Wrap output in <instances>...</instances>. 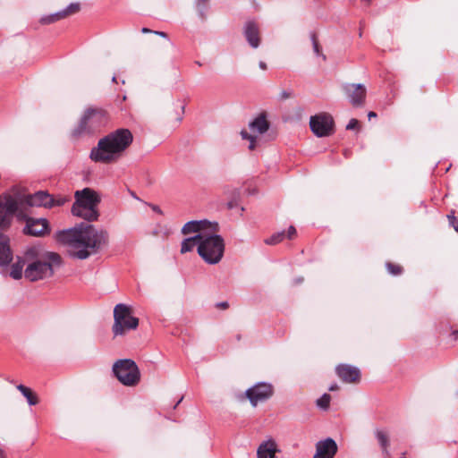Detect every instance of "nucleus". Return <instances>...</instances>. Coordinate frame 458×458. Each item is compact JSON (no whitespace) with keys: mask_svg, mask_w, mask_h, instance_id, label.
Returning a JSON list of instances; mask_svg holds the SVG:
<instances>
[{"mask_svg":"<svg viewBox=\"0 0 458 458\" xmlns=\"http://www.w3.org/2000/svg\"><path fill=\"white\" fill-rule=\"evenodd\" d=\"M75 201L72 207L74 216L87 222L97 221L99 217L98 207L101 202L99 194L91 188H84L74 193ZM55 240L69 248L71 257L83 260L98 253L108 246L109 233L106 229L81 222L74 227L58 231Z\"/></svg>","mask_w":458,"mask_h":458,"instance_id":"obj_1","label":"nucleus"},{"mask_svg":"<svg viewBox=\"0 0 458 458\" xmlns=\"http://www.w3.org/2000/svg\"><path fill=\"white\" fill-rule=\"evenodd\" d=\"M69 199L65 196L49 194L47 191H38L34 194L23 196L4 195L0 197V267L7 266L13 260L10 248V239L6 235L13 216L23 212L28 207H43L52 208L64 206Z\"/></svg>","mask_w":458,"mask_h":458,"instance_id":"obj_2","label":"nucleus"},{"mask_svg":"<svg viewBox=\"0 0 458 458\" xmlns=\"http://www.w3.org/2000/svg\"><path fill=\"white\" fill-rule=\"evenodd\" d=\"M24 277L30 282H37L53 276L55 270L62 265L61 256L53 251H47L40 245L29 247L24 251Z\"/></svg>","mask_w":458,"mask_h":458,"instance_id":"obj_3","label":"nucleus"},{"mask_svg":"<svg viewBox=\"0 0 458 458\" xmlns=\"http://www.w3.org/2000/svg\"><path fill=\"white\" fill-rule=\"evenodd\" d=\"M133 141L129 129H117L101 138L91 148L89 158L96 163L110 164L120 158Z\"/></svg>","mask_w":458,"mask_h":458,"instance_id":"obj_4","label":"nucleus"},{"mask_svg":"<svg viewBox=\"0 0 458 458\" xmlns=\"http://www.w3.org/2000/svg\"><path fill=\"white\" fill-rule=\"evenodd\" d=\"M198 254L209 265H215L221 261L225 252V241L216 232L200 233Z\"/></svg>","mask_w":458,"mask_h":458,"instance_id":"obj_5","label":"nucleus"},{"mask_svg":"<svg viewBox=\"0 0 458 458\" xmlns=\"http://www.w3.org/2000/svg\"><path fill=\"white\" fill-rule=\"evenodd\" d=\"M107 123L106 112L101 108H87L81 117L78 124L72 129L71 136L80 139L90 136L98 131Z\"/></svg>","mask_w":458,"mask_h":458,"instance_id":"obj_6","label":"nucleus"},{"mask_svg":"<svg viewBox=\"0 0 458 458\" xmlns=\"http://www.w3.org/2000/svg\"><path fill=\"white\" fill-rule=\"evenodd\" d=\"M114 377L126 386H135L140 380V372L136 362L131 359L116 360L112 368Z\"/></svg>","mask_w":458,"mask_h":458,"instance_id":"obj_7","label":"nucleus"},{"mask_svg":"<svg viewBox=\"0 0 458 458\" xmlns=\"http://www.w3.org/2000/svg\"><path fill=\"white\" fill-rule=\"evenodd\" d=\"M139 319L131 316V308L123 303L117 304L114 309V325L112 331L114 336L123 335L126 331L136 329Z\"/></svg>","mask_w":458,"mask_h":458,"instance_id":"obj_8","label":"nucleus"},{"mask_svg":"<svg viewBox=\"0 0 458 458\" xmlns=\"http://www.w3.org/2000/svg\"><path fill=\"white\" fill-rule=\"evenodd\" d=\"M16 215L18 219L25 222V225L22 228L23 234L40 238L51 233V227L47 219L31 217L21 211H18Z\"/></svg>","mask_w":458,"mask_h":458,"instance_id":"obj_9","label":"nucleus"},{"mask_svg":"<svg viewBox=\"0 0 458 458\" xmlns=\"http://www.w3.org/2000/svg\"><path fill=\"white\" fill-rule=\"evenodd\" d=\"M334 119L327 113H321L310 117V127L317 137H327L334 132Z\"/></svg>","mask_w":458,"mask_h":458,"instance_id":"obj_10","label":"nucleus"},{"mask_svg":"<svg viewBox=\"0 0 458 458\" xmlns=\"http://www.w3.org/2000/svg\"><path fill=\"white\" fill-rule=\"evenodd\" d=\"M274 393L272 385L260 382L246 390L245 394L252 406H257L259 403L269 399Z\"/></svg>","mask_w":458,"mask_h":458,"instance_id":"obj_11","label":"nucleus"},{"mask_svg":"<svg viewBox=\"0 0 458 458\" xmlns=\"http://www.w3.org/2000/svg\"><path fill=\"white\" fill-rule=\"evenodd\" d=\"M342 88L353 106L360 107L363 106L367 94L366 87L363 84L345 83Z\"/></svg>","mask_w":458,"mask_h":458,"instance_id":"obj_12","label":"nucleus"},{"mask_svg":"<svg viewBox=\"0 0 458 458\" xmlns=\"http://www.w3.org/2000/svg\"><path fill=\"white\" fill-rule=\"evenodd\" d=\"M218 232V224L211 223L208 220H191L187 222L182 228V234H190L193 233H203V232Z\"/></svg>","mask_w":458,"mask_h":458,"instance_id":"obj_13","label":"nucleus"},{"mask_svg":"<svg viewBox=\"0 0 458 458\" xmlns=\"http://www.w3.org/2000/svg\"><path fill=\"white\" fill-rule=\"evenodd\" d=\"M242 34L250 47L256 49L260 46V30L259 24L255 21H247L244 23Z\"/></svg>","mask_w":458,"mask_h":458,"instance_id":"obj_14","label":"nucleus"},{"mask_svg":"<svg viewBox=\"0 0 458 458\" xmlns=\"http://www.w3.org/2000/svg\"><path fill=\"white\" fill-rule=\"evenodd\" d=\"M315 447L313 458H334L338 450L336 442L331 437L318 441Z\"/></svg>","mask_w":458,"mask_h":458,"instance_id":"obj_15","label":"nucleus"},{"mask_svg":"<svg viewBox=\"0 0 458 458\" xmlns=\"http://www.w3.org/2000/svg\"><path fill=\"white\" fill-rule=\"evenodd\" d=\"M336 375L345 383H356L360 380V372L356 367L340 364L335 369Z\"/></svg>","mask_w":458,"mask_h":458,"instance_id":"obj_16","label":"nucleus"},{"mask_svg":"<svg viewBox=\"0 0 458 458\" xmlns=\"http://www.w3.org/2000/svg\"><path fill=\"white\" fill-rule=\"evenodd\" d=\"M279 452L276 441L269 438L263 441L257 449L258 458H275L276 454Z\"/></svg>","mask_w":458,"mask_h":458,"instance_id":"obj_17","label":"nucleus"},{"mask_svg":"<svg viewBox=\"0 0 458 458\" xmlns=\"http://www.w3.org/2000/svg\"><path fill=\"white\" fill-rule=\"evenodd\" d=\"M375 437L381 448L382 455L385 458H391V453L389 451L390 437L386 430L381 428H376L374 431Z\"/></svg>","mask_w":458,"mask_h":458,"instance_id":"obj_18","label":"nucleus"},{"mask_svg":"<svg viewBox=\"0 0 458 458\" xmlns=\"http://www.w3.org/2000/svg\"><path fill=\"white\" fill-rule=\"evenodd\" d=\"M249 127L252 131H258L261 134L266 132L269 128V123L267 121L266 114H260L249 123Z\"/></svg>","mask_w":458,"mask_h":458,"instance_id":"obj_19","label":"nucleus"},{"mask_svg":"<svg viewBox=\"0 0 458 458\" xmlns=\"http://www.w3.org/2000/svg\"><path fill=\"white\" fill-rule=\"evenodd\" d=\"M26 264L27 261H24V255L22 258L18 257V260L11 267L10 276L15 280L21 279L22 275H24L23 267Z\"/></svg>","mask_w":458,"mask_h":458,"instance_id":"obj_20","label":"nucleus"},{"mask_svg":"<svg viewBox=\"0 0 458 458\" xmlns=\"http://www.w3.org/2000/svg\"><path fill=\"white\" fill-rule=\"evenodd\" d=\"M200 233L184 239L181 244V253H186L193 250L194 246L199 247Z\"/></svg>","mask_w":458,"mask_h":458,"instance_id":"obj_21","label":"nucleus"},{"mask_svg":"<svg viewBox=\"0 0 458 458\" xmlns=\"http://www.w3.org/2000/svg\"><path fill=\"white\" fill-rule=\"evenodd\" d=\"M16 388L21 393V394L27 399L30 405H36L38 403V398L32 390L23 385H18Z\"/></svg>","mask_w":458,"mask_h":458,"instance_id":"obj_22","label":"nucleus"},{"mask_svg":"<svg viewBox=\"0 0 458 458\" xmlns=\"http://www.w3.org/2000/svg\"><path fill=\"white\" fill-rule=\"evenodd\" d=\"M63 19H64L63 12L59 11V12H56L55 13H52V14H49V15H45V16L41 17L40 23H42V24H51V23H54L55 21L63 20Z\"/></svg>","mask_w":458,"mask_h":458,"instance_id":"obj_23","label":"nucleus"},{"mask_svg":"<svg viewBox=\"0 0 458 458\" xmlns=\"http://www.w3.org/2000/svg\"><path fill=\"white\" fill-rule=\"evenodd\" d=\"M284 237H285V233H284V231H282V232L274 233L269 238H267L264 242L267 245H275V244H277L280 242H282Z\"/></svg>","mask_w":458,"mask_h":458,"instance_id":"obj_24","label":"nucleus"},{"mask_svg":"<svg viewBox=\"0 0 458 458\" xmlns=\"http://www.w3.org/2000/svg\"><path fill=\"white\" fill-rule=\"evenodd\" d=\"M80 8H81L80 4L72 3L66 8L62 10V12H63L64 18H66L72 14L78 13L80 11Z\"/></svg>","mask_w":458,"mask_h":458,"instance_id":"obj_25","label":"nucleus"},{"mask_svg":"<svg viewBox=\"0 0 458 458\" xmlns=\"http://www.w3.org/2000/svg\"><path fill=\"white\" fill-rule=\"evenodd\" d=\"M331 396L328 394H324L320 398L317 400V405L318 407L327 410L329 407Z\"/></svg>","mask_w":458,"mask_h":458,"instance_id":"obj_26","label":"nucleus"},{"mask_svg":"<svg viewBox=\"0 0 458 458\" xmlns=\"http://www.w3.org/2000/svg\"><path fill=\"white\" fill-rule=\"evenodd\" d=\"M311 41L313 46V51L318 56H322L323 60H326V55L321 53V47L314 33L311 34Z\"/></svg>","mask_w":458,"mask_h":458,"instance_id":"obj_27","label":"nucleus"},{"mask_svg":"<svg viewBox=\"0 0 458 458\" xmlns=\"http://www.w3.org/2000/svg\"><path fill=\"white\" fill-rule=\"evenodd\" d=\"M208 1L209 0H196V2H195L198 13L202 19L205 18V11H206L205 4L208 3Z\"/></svg>","mask_w":458,"mask_h":458,"instance_id":"obj_28","label":"nucleus"},{"mask_svg":"<svg viewBox=\"0 0 458 458\" xmlns=\"http://www.w3.org/2000/svg\"><path fill=\"white\" fill-rule=\"evenodd\" d=\"M386 266L387 271L394 276H398L403 271V268L400 266L394 265L390 262H387Z\"/></svg>","mask_w":458,"mask_h":458,"instance_id":"obj_29","label":"nucleus"},{"mask_svg":"<svg viewBox=\"0 0 458 458\" xmlns=\"http://www.w3.org/2000/svg\"><path fill=\"white\" fill-rule=\"evenodd\" d=\"M455 212L453 210L449 215H447V218L450 225L454 227V229L458 232V218L454 216Z\"/></svg>","mask_w":458,"mask_h":458,"instance_id":"obj_30","label":"nucleus"},{"mask_svg":"<svg viewBox=\"0 0 458 458\" xmlns=\"http://www.w3.org/2000/svg\"><path fill=\"white\" fill-rule=\"evenodd\" d=\"M359 126V121L357 119H351L346 125V130H354Z\"/></svg>","mask_w":458,"mask_h":458,"instance_id":"obj_31","label":"nucleus"},{"mask_svg":"<svg viewBox=\"0 0 458 458\" xmlns=\"http://www.w3.org/2000/svg\"><path fill=\"white\" fill-rule=\"evenodd\" d=\"M296 233V229L294 228V226L291 225L288 230H287V237L289 239H292Z\"/></svg>","mask_w":458,"mask_h":458,"instance_id":"obj_32","label":"nucleus"},{"mask_svg":"<svg viewBox=\"0 0 458 458\" xmlns=\"http://www.w3.org/2000/svg\"><path fill=\"white\" fill-rule=\"evenodd\" d=\"M241 136H242V139H244V140H250L252 137H254L253 135L249 134V133H248L246 131H244V130H242V131H241Z\"/></svg>","mask_w":458,"mask_h":458,"instance_id":"obj_33","label":"nucleus"},{"mask_svg":"<svg viewBox=\"0 0 458 458\" xmlns=\"http://www.w3.org/2000/svg\"><path fill=\"white\" fill-rule=\"evenodd\" d=\"M256 148V137H252L250 140V145H249V149L250 150H254Z\"/></svg>","mask_w":458,"mask_h":458,"instance_id":"obj_34","label":"nucleus"},{"mask_svg":"<svg viewBox=\"0 0 458 458\" xmlns=\"http://www.w3.org/2000/svg\"><path fill=\"white\" fill-rule=\"evenodd\" d=\"M216 306H217L218 308H221V309H224V310H225V309H227V308H228L229 304H228V302H227V301H222V302H218V303L216 304Z\"/></svg>","mask_w":458,"mask_h":458,"instance_id":"obj_35","label":"nucleus"},{"mask_svg":"<svg viewBox=\"0 0 458 458\" xmlns=\"http://www.w3.org/2000/svg\"><path fill=\"white\" fill-rule=\"evenodd\" d=\"M153 33L156 34V35H158V36H160L162 38H167V34L165 32H164V31H157V30H155V31H153Z\"/></svg>","mask_w":458,"mask_h":458,"instance_id":"obj_36","label":"nucleus"},{"mask_svg":"<svg viewBox=\"0 0 458 458\" xmlns=\"http://www.w3.org/2000/svg\"><path fill=\"white\" fill-rule=\"evenodd\" d=\"M338 389H339V386H338V385H337V384H333V385H331V386H329V388H328V390H329V391H336V390H338Z\"/></svg>","mask_w":458,"mask_h":458,"instance_id":"obj_37","label":"nucleus"},{"mask_svg":"<svg viewBox=\"0 0 458 458\" xmlns=\"http://www.w3.org/2000/svg\"><path fill=\"white\" fill-rule=\"evenodd\" d=\"M259 68H260V69H262V70H267V64H266V63H265V62H263V61H260V62H259Z\"/></svg>","mask_w":458,"mask_h":458,"instance_id":"obj_38","label":"nucleus"},{"mask_svg":"<svg viewBox=\"0 0 458 458\" xmlns=\"http://www.w3.org/2000/svg\"><path fill=\"white\" fill-rule=\"evenodd\" d=\"M152 209L158 214H162V211L158 206H152Z\"/></svg>","mask_w":458,"mask_h":458,"instance_id":"obj_39","label":"nucleus"},{"mask_svg":"<svg viewBox=\"0 0 458 458\" xmlns=\"http://www.w3.org/2000/svg\"><path fill=\"white\" fill-rule=\"evenodd\" d=\"M154 30L148 29V28H142L141 32L142 33H153Z\"/></svg>","mask_w":458,"mask_h":458,"instance_id":"obj_40","label":"nucleus"},{"mask_svg":"<svg viewBox=\"0 0 458 458\" xmlns=\"http://www.w3.org/2000/svg\"><path fill=\"white\" fill-rule=\"evenodd\" d=\"M368 116L369 118H372V117H376L377 116V114L373 111H370L369 114H368Z\"/></svg>","mask_w":458,"mask_h":458,"instance_id":"obj_41","label":"nucleus"},{"mask_svg":"<svg viewBox=\"0 0 458 458\" xmlns=\"http://www.w3.org/2000/svg\"><path fill=\"white\" fill-rule=\"evenodd\" d=\"M302 281H303V278H302V277H299V278H296V279L294 280V282H295V284H296L302 283Z\"/></svg>","mask_w":458,"mask_h":458,"instance_id":"obj_42","label":"nucleus"},{"mask_svg":"<svg viewBox=\"0 0 458 458\" xmlns=\"http://www.w3.org/2000/svg\"><path fill=\"white\" fill-rule=\"evenodd\" d=\"M3 457H4V454L3 450L0 448V458H3Z\"/></svg>","mask_w":458,"mask_h":458,"instance_id":"obj_43","label":"nucleus"},{"mask_svg":"<svg viewBox=\"0 0 458 458\" xmlns=\"http://www.w3.org/2000/svg\"><path fill=\"white\" fill-rule=\"evenodd\" d=\"M401 458H407V457H406V453H403V454H401Z\"/></svg>","mask_w":458,"mask_h":458,"instance_id":"obj_44","label":"nucleus"},{"mask_svg":"<svg viewBox=\"0 0 458 458\" xmlns=\"http://www.w3.org/2000/svg\"><path fill=\"white\" fill-rule=\"evenodd\" d=\"M112 81H113V82H116V76H113V78H112Z\"/></svg>","mask_w":458,"mask_h":458,"instance_id":"obj_45","label":"nucleus"},{"mask_svg":"<svg viewBox=\"0 0 458 458\" xmlns=\"http://www.w3.org/2000/svg\"><path fill=\"white\" fill-rule=\"evenodd\" d=\"M182 401V398L180 400H178V403L174 405V408H176V406L181 403Z\"/></svg>","mask_w":458,"mask_h":458,"instance_id":"obj_46","label":"nucleus"},{"mask_svg":"<svg viewBox=\"0 0 458 458\" xmlns=\"http://www.w3.org/2000/svg\"><path fill=\"white\" fill-rule=\"evenodd\" d=\"M177 120H178V122H181L182 120V117L180 116V117L177 118Z\"/></svg>","mask_w":458,"mask_h":458,"instance_id":"obj_47","label":"nucleus"}]
</instances>
